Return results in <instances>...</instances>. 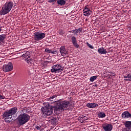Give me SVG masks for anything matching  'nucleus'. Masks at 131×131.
Instances as JSON below:
<instances>
[{
    "label": "nucleus",
    "instance_id": "1",
    "mask_svg": "<svg viewBox=\"0 0 131 131\" xmlns=\"http://www.w3.org/2000/svg\"><path fill=\"white\" fill-rule=\"evenodd\" d=\"M18 111V108L14 107L11 108L9 111L5 112L3 115L4 118L5 119V121H10L12 119V117L16 115Z\"/></svg>",
    "mask_w": 131,
    "mask_h": 131
},
{
    "label": "nucleus",
    "instance_id": "2",
    "mask_svg": "<svg viewBox=\"0 0 131 131\" xmlns=\"http://www.w3.org/2000/svg\"><path fill=\"white\" fill-rule=\"evenodd\" d=\"M53 108L54 107L50 105L49 103H47L45 106L41 108L42 114L43 117H47V116H49L53 114Z\"/></svg>",
    "mask_w": 131,
    "mask_h": 131
},
{
    "label": "nucleus",
    "instance_id": "3",
    "mask_svg": "<svg viewBox=\"0 0 131 131\" xmlns=\"http://www.w3.org/2000/svg\"><path fill=\"white\" fill-rule=\"evenodd\" d=\"M12 2H6L3 6L2 10L0 11L1 15H7L9 12L11 11L12 10V8H13Z\"/></svg>",
    "mask_w": 131,
    "mask_h": 131
},
{
    "label": "nucleus",
    "instance_id": "4",
    "mask_svg": "<svg viewBox=\"0 0 131 131\" xmlns=\"http://www.w3.org/2000/svg\"><path fill=\"white\" fill-rule=\"evenodd\" d=\"M69 104H70V102L68 101H63L58 102L55 106V107H54V111H59V112H60L62 110H66Z\"/></svg>",
    "mask_w": 131,
    "mask_h": 131
},
{
    "label": "nucleus",
    "instance_id": "5",
    "mask_svg": "<svg viewBox=\"0 0 131 131\" xmlns=\"http://www.w3.org/2000/svg\"><path fill=\"white\" fill-rule=\"evenodd\" d=\"M17 119L19 125H24V124H25V123L28 122V121L30 120V116H29L27 114L24 113L19 115Z\"/></svg>",
    "mask_w": 131,
    "mask_h": 131
},
{
    "label": "nucleus",
    "instance_id": "6",
    "mask_svg": "<svg viewBox=\"0 0 131 131\" xmlns=\"http://www.w3.org/2000/svg\"><path fill=\"white\" fill-rule=\"evenodd\" d=\"M45 37H46V34L44 33L36 32L34 33V39L37 41L41 40V39H43Z\"/></svg>",
    "mask_w": 131,
    "mask_h": 131
},
{
    "label": "nucleus",
    "instance_id": "7",
    "mask_svg": "<svg viewBox=\"0 0 131 131\" xmlns=\"http://www.w3.org/2000/svg\"><path fill=\"white\" fill-rule=\"evenodd\" d=\"M63 71V69H62V66L61 64H56L52 67V69H51V72L55 73H57L60 72V71Z\"/></svg>",
    "mask_w": 131,
    "mask_h": 131
},
{
    "label": "nucleus",
    "instance_id": "8",
    "mask_svg": "<svg viewBox=\"0 0 131 131\" xmlns=\"http://www.w3.org/2000/svg\"><path fill=\"white\" fill-rule=\"evenodd\" d=\"M12 70H13V64L11 62L3 66V71L4 72H9V71H12Z\"/></svg>",
    "mask_w": 131,
    "mask_h": 131
},
{
    "label": "nucleus",
    "instance_id": "9",
    "mask_svg": "<svg viewBox=\"0 0 131 131\" xmlns=\"http://www.w3.org/2000/svg\"><path fill=\"white\" fill-rule=\"evenodd\" d=\"M60 53L62 56L63 55H68V51L65 48V46H61L60 48Z\"/></svg>",
    "mask_w": 131,
    "mask_h": 131
},
{
    "label": "nucleus",
    "instance_id": "10",
    "mask_svg": "<svg viewBox=\"0 0 131 131\" xmlns=\"http://www.w3.org/2000/svg\"><path fill=\"white\" fill-rule=\"evenodd\" d=\"M105 131H111L113 128V126L112 124H107L102 126Z\"/></svg>",
    "mask_w": 131,
    "mask_h": 131
},
{
    "label": "nucleus",
    "instance_id": "11",
    "mask_svg": "<svg viewBox=\"0 0 131 131\" xmlns=\"http://www.w3.org/2000/svg\"><path fill=\"white\" fill-rule=\"evenodd\" d=\"M71 39L72 42L74 47L76 48H79V45L77 44V40L76 39V37H75V36H73L72 37Z\"/></svg>",
    "mask_w": 131,
    "mask_h": 131
},
{
    "label": "nucleus",
    "instance_id": "12",
    "mask_svg": "<svg viewBox=\"0 0 131 131\" xmlns=\"http://www.w3.org/2000/svg\"><path fill=\"white\" fill-rule=\"evenodd\" d=\"M122 118H131V114L128 111L123 112L122 114Z\"/></svg>",
    "mask_w": 131,
    "mask_h": 131
},
{
    "label": "nucleus",
    "instance_id": "13",
    "mask_svg": "<svg viewBox=\"0 0 131 131\" xmlns=\"http://www.w3.org/2000/svg\"><path fill=\"white\" fill-rule=\"evenodd\" d=\"M69 32L74 33V34H77V33H80V32H82V28H80L79 29H76L75 30L70 31Z\"/></svg>",
    "mask_w": 131,
    "mask_h": 131
},
{
    "label": "nucleus",
    "instance_id": "14",
    "mask_svg": "<svg viewBox=\"0 0 131 131\" xmlns=\"http://www.w3.org/2000/svg\"><path fill=\"white\" fill-rule=\"evenodd\" d=\"M98 52L101 55H104V54H107L108 52L106 50V49H104V48H100L98 49Z\"/></svg>",
    "mask_w": 131,
    "mask_h": 131
},
{
    "label": "nucleus",
    "instance_id": "15",
    "mask_svg": "<svg viewBox=\"0 0 131 131\" xmlns=\"http://www.w3.org/2000/svg\"><path fill=\"white\" fill-rule=\"evenodd\" d=\"M83 12L84 16H86L87 17H89V16H90L92 13V11H91V10L90 9H88L87 10H83Z\"/></svg>",
    "mask_w": 131,
    "mask_h": 131
},
{
    "label": "nucleus",
    "instance_id": "16",
    "mask_svg": "<svg viewBox=\"0 0 131 131\" xmlns=\"http://www.w3.org/2000/svg\"><path fill=\"white\" fill-rule=\"evenodd\" d=\"M87 107H88V108H96V107H98V106H99V104H97V103H88L86 104Z\"/></svg>",
    "mask_w": 131,
    "mask_h": 131
},
{
    "label": "nucleus",
    "instance_id": "17",
    "mask_svg": "<svg viewBox=\"0 0 131 131\" xmlns=\"http://www.w3.org/2000/svg\"><path fill=\"white\" fill-rule=\"evenodd\" d=\"M124 125L128 129H131V121H126L124 122Z\"/></svg>",
    "mask_w": 131,
    "mask_h": 131
},
{
    "label": "nucleus",
    "instance_id": "18",
    "mask_svg": "<svg viewBox=\"0 0 131 131\" xmlns=\"http://www.w3.org/2000/svg\"><path fill=\"white\" fill-rule=\"evenodd\" d=\"M57 4L59 6H65L66 1L65 0H57Z\"/></svg>",
    "mask_w": 131,
    "mask_h": 131
},
{
    "label": "nucleus",
    "instance_id": "19",
    "mask_svg": "<svg viewBox=\"0 0 131 131\" xmlns=\"http://www.w3.org/2000/svg\"><path fill=\"white\" fill-rule=\"evenodd\" d=\"M124 80L126 81H131V74H127L124 77Z\"/></svg>",
    "mask_w": 131,
    "mask_h": 131
},
{
    "label": "nucleus",
    "instance_id": "20",
    "mask_svg": "<svg viewBox=\"0 0 131 131\" xmlns=\"http://www.w3.org/2000/svg\"><path fill=\"white\" fill-rule=\"evenodd\" d=\"M30 55L29 54V52L27 51L25 54H23L21 57H23V58H24L25 59H27V58H30V55Z\"/></svg>",
    "mask_w": 131,
    "mask_h": 131
},
{
    "label": "nucleus",
    "instance_id": "21",
    "mask_svg": "<svg viewBox=\"0 0 131 131\" xmlns=\"http://www.w3.org/2000/svg\"><path fill=\"white\" fill-rule=\"evenodd\" d=\"M6 34H2L0 35V43L1 42H4V40L6 39Z\"/></svg>",
    "mask_w": 131,
    "mask_h": 131
},
{
    "label": "nucleus",
    "instance_id": "22",
    "mask_svg": "<svg viewBox=\"0 0 131 131\" xmlns=\"http://www.w3.org/2000/svg\"><path fill=\"white\" fill-rule=\"evenodd\" d=\"M98 116L99 118H104L106 116V114L104 112H101L98 114Z\"/></svg>",
    "mask_w": 131,
    "mask_h": 131
},
{
    "label": "nucleus",
    "instance_id": "23",
    "mask_svg": "<svg viewBox=\"0 0 131 131\" xmlns=\"http://www.w3.org/2000/svg\"><path fill=\"white\" fill-rule=\"evenodd\" d=\"M52 124H57L58 123V118H53L50 120Z\"/></svg>",
    "mask_w": 131,
    "mask_h": 131
},
{
    "label": "nucleus",
    "instance_id": "24",
    "mask_svg": "<svg viewBox=\"0 0 131 131\" xmlns=\"http://www.w3.org/2000/svg\"><path fill=\"white\" fill-rule=\"evenodd\" d=\"M25 61H27V62L28 63V64H32V62H33V59H32V58H30V57L27 58L25 59Z\"/></svg>",
    "mask_w": 131,
    "mask_h": 131
},
{
    "label": "nucleus",
    "instance_id": "25",
    "mask_svg": "<svg viewBox=\"0 0 131 131\" xmlns=\"http://www.w3.org/2000/svg\"><path fill=\"white\" fill-rule=\"evenodd\" d=\"M56 97H57V96H56V95L52 96L51 97L49 98V101H50V102L53 101V102L55 103V102H56V101L54 100V98H56ZM52 99H53V100H52Z\"/></svg>",
    "mask_w": 131,
    "mask_h": 131
},
{
    "label": "nucleus",
    "instance_id": "26",
    "mask_svg": "<svg viewBox=\"0 0 131 131\" xmlns=\"http://www.w3.org/2000/svg\"><path fill=\"white\" fill-rule=\"evenodd\" d=\"M97 76H92L90 78V81H94V80H96V79H97Z\"/></svg>",
    "mask_w": 131,
    "mask_h": 131
},
{
    "label": "nucleus",
    "instance_id": "27",
    "mask_svg": "<svg viewBox=\"0 0 131 131\" xmlns=\"http://www.w3.org/2000/svg\"><path fill=\"white\" fill-rule=\"evenodd\" d=\"M57 0H49L48 3H52V5H55V3H56V1Z\"/></svg>",
    "mask_w": 131,
    "mask_h": 131
},
{
    "label": "nucleus",
    "instance_id": "28",
    "mask_svg": "<svg viewBox=\"0 0 131 131\" xmlns=\"http://www.w3.org/2000/svg\"><path fill=\"white\" fill-rule=\"evenodd\" d=\"M88 118H86V117H85L83 120H81V123H83V122H84V121L86 120H88Z\"/></svg>",
    "mask_w": 131,
    "mask_h": 131
},
{
    "label": "nucleus",
    "instance_id": "29",
    "mask_svg": "<svg viewBox=\"0 0 131 131\" xmlns=\"http://www.w3.org/2000/svg\"><path fill=\"white\" fill-rule=\"evenodd\" d=\"M86 45H87V46H88V47H89V48H90V49H94V47H93L92 46V45H91V44H90V43H89V42H86Z\"/></svg>",
    "mask_w": 131,
    "mask_h": 131
},
{
    "label": "nucleus",
    "instance_id": "30",
    "mask_svg": "<svg viewBox=\"0 0 131 131\" xmlns=\"http://www.w3.org/2000/svg\"><path fill=\"white\" fill-rule=\"evenodd\" d=\"M84 117H85V116H80V122H81V120H83Z\"/></svg>",
    "mask_w": 131,
    "mask_h": 131
},
{
    "label": "nucleus",
    "instance_id": "31",
    "mask_svg": "<svg viewBox=\"0 0 131 131\" xmlns=\"http://www.w3.org/2000/svg\"><path fill=\"white\" fill-rule=\"evenodd\" d=\"M59 33L60 35H63V34H64V31H63V30H59Z\"/></svg>",
    "mask_w": 131,
    "mask_h": 131
},
{
    "label": "nucleus",
    "instance_id": "32",
    "mask_svg": "<svg viewBox=\"0 0 131 131\" xmlns=\"http://www.w3.org/2000/svg\"><path fill=\"white\" fill-rule=\"evenodd\" d=\"M36 128V129H37L38 130H41V126L39 125V126H37L35 127Z\"/></svg>",
    "mask_w": 131,
    "mask_h": 131
},
{
    "label": "nucleus",
    "instance_id": "33",
    "mask_svg": "<svg viewBox=\"0 0 131 131\" xmlns=\"http://www.w3.org/2000/svg\"><path fill=\"white\" fill-rule=\"evenodd\" d=\"M51 50H50L49 49H48V48L45 49V52H46V53H51Z\"/></svg>",
    "mask_w": 131,
    "mask_h": 131
},
{
    "label": "nucleus",
    "instance_id": "34",
    "mask_svg": "<svg viewBox=\"0 0 131 131\" xmlns=\"http://www.w3.org/2000/svg\"><path fill=\"white\" fill-rule=\"evenodd\" d=\"M56 53H57V51H52V50H51V51H50V54H56Z\"/></svg>",
    "mask_w": 131,
    "mask_h": 131
},
{
    "label": "nucleus",
    "instance_id": "35",
    "mask_svg": "<svg viewBox=\"0 0 131 131\" xmlns=\"http://www.w3.org/2000/svg\"><path fill=\"white\" fill-rule=\"evenodd\" d=\"M5 99V96L0 95V100H4Z\"/></svg>",
    "mask_w": 131,
    "mask_h": 131
},
{
    "label": "nucleus",
    "instance_id": "36",
    "mask_svg": "<svg viewBox=\"0 0 131 131\" xmlns=\"http://www.w3.org/2000/svg\"><path fill=\"white\" fill-rule=\"evenodd\" d=\"M84 10H85V11L89 10V8H88V6H85Z\"/></svg>",
    "mask_w": 131,
    "mask_h": 131
},
{
    "label": "nucleus",
    "instance_id": "37",
    "mask_svg": "<svg viewBox=\"0 0 131 131\" xmlns=\"http://www.w3.org/2000/svg\"><path fill=\"white\" fill-rule=\"evenodd\" d=\"M112 76H115L116 75L114 73H111Z\"/></svg>",
    "mask_w": 131,
    "mask_h": 131
},
{
    "label": "nucleus",
    "instance_id": "38",
    "mask_svg": "<svg viewBox=\"0 0 131 131\" xmlns=\"http://www.w3.org/2000/svg\"><path fill=\"white\" fill-rule=\"evenodd\" d=\"M38 2H41V3H42V2H43V1H45V0H38Z\"/></svg>",
    "mask_w": 131,
    "mask_h": 131
},
{
    "label": "nucleus",
    "instance_id": "39",
    "mask_svg": "<svg viewBox=\"0 0 131 131\" xmlns=\"http://www.w3.org/2000/svg\"><path fill=\"white\" fill-rule=\"evenodd\" d=\"M94 86H98V85H97V84H95L94 85Z\"/></svg>",
    "mask_w": 131,
    "mask_h": 131
},
{
    "label": "nucleus",
    "instance_id": "40",
    "mask_svg": "<svg viewBox=\"0 0 131 131\" xmlns=\"http://www.w3.org/2000/svg\"><path fill=\"white\" fill-rule=\"evenodd\" d=\"M2 31V29L0 28V32Z\"/></svg>",
    "mask_w": 131,
    "mask_h": 131
},
{
    "label": "nucleus",
    "instance_id": "41",
    "mask_svg": "<svg viewBox=\"0 0 131 131\" xmlns=\"http://www.w3.org/2000/svg\"><path fill=\"white\" fill-rule=\"evenodd\" d=\"M126 131H131L130 130H126Z\"/></svg>",
    "mask_w": 131,
    "mask_h": 131
},
{
    "label": "nucleus",
    "instance_id": "42",
    "mask_svg": "<svg viewBox=\"0 0 131 131\" xmlns=\"http://www.w3.org/2000/svg\"><path fill=\"white\" fill-rule=\"evenodd\" d=\"M51 100H54V99H51Z\"/></svg>",
    "mask_w": 131,
    "mask_h": 131
}]
</instances>
